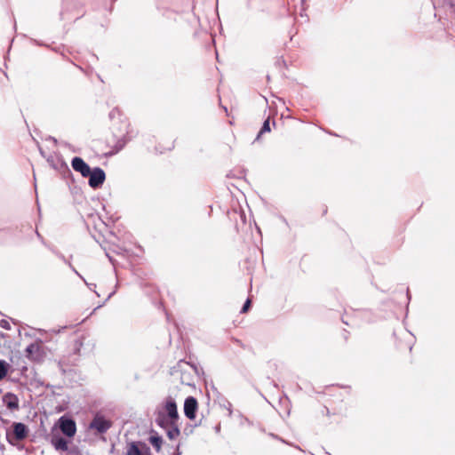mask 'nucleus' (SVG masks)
<instances>
[{"label": "nucleus", "instance_id": "6e6552de", "mask_svg": "<svg viewBox=\"0 0 455 455\" xmlns=\"http://www.w3.org/2000/svg\"><path fill=\"white\" fill-rule=\"evenodd\" d=\"M72 168L77 172H80L81 175L84 178H86L91 173V168L90 166L84 161L83 158L79 156H76L71 161Z\"/></svg>", "mask_w": 455, "mask_h": 455}, {"label": "nucleus", "instance_id": "f257e3e1", "mask_svg": "<svg viewBox=\"0 0 455 455\" xmlns=\"http://www.w3.org/2000/svg\"><path fill=\"white\" fill-rule=\"evenodd\" d=\"M90 428L96 430L99 434H105L112 427V422L104 416L96 414L90 423Z\"/></svg>", "mask_w": 455, "mask_h": 455}, {"label": "nucleus", "instance_id": "dca6fc26", "mask_svg": "<svg viewBox=\"0 0 455 455\" xmlns=\"http://www.w3.org/2000/svg\"><path fill=\"white\" fill-rule=\"evenodd\" d=\"M84 337L76 339L73 341L72 344V353L73 355H79L81 352V348L84 345Z\"/></svg>", "mask_w": 455, "mask_h": 455}, {"label": "nucleus", "instance_id": "20e7f679", "mask_svg": "<svg viewBox=\"0 0 455 455\" xmlns=\"http://www.w3.org/2000/svg\"><path fill=\"white\" fill-rule=\"evenodd\" d=\"M172 421H179L180 416L178 412L177 403L172 396L166 397L164 402L163 411Z\"/></svg>", "mask_w": 455, "mask_h": 455}, {"label": "nucleus", "instance_id": "a878e982", "mask_svg": "<svg viewBox=\"0 0 455 455\" xmlns=\"http://www.w3.org/2000/svg\"><path fill=\"white\" fill-rule=\"evenodd\" d=\"M49 139L52 140L55 144L57 143V140L55 138L50 137Z\"/></svg>", "mask_w": 455, "mask_h": 455}, {"label": "nucleus", "instance_id": "9b49d317", "mask_svg": "<svg viewBox=\"0 0 455 455\" xmlns=\"http://www.w3.org/2000/svg\"><path fill=\"white\" fill-rule=\"evenodd\" d=\"M176 421H172L168 416L165 415V412L162 411H158L156 417V423L158 427L163 429H167L170 426L174 425Z\"/></svg>", "mask_w": 455, "mask_h": 455}, {"label": "nucleus", "instance_id": "412c9836", "mask_svg": "<svg viewBox=\"0 0 455 455\" xmlns=\"http://www.w3.org/2000/svg\"><path fill=\"white\" fill-rule=\"evenodd\" d=\"M46 160H47V162L49 163V164H50L52 168H54V169H56V168H57V166H56V164H55L54 157H53L52 156H49L47 157V159H46Z\"/></svg>", "mask_w": 455, "mask_h": 455}, {"label": "nucleus", "instance_id": "f03ea898", "mask_svg": "<svg viewBox=\"0 0 455 455\" xmlns=\"http://www.w3.org/2000/svg\"><path fill=\"white\" fill-rule=\"evenodd\" d=\"M59 427L61 433L68 437H73L76 435V422L69 417L61 416L59 419Z\"/></svg>", "mask_w": 455, "mask_h": 455}, {"label": "nucleus", "instance_id": "9d476101", "mask_svg": "<svg viewBox=\"0 0 455 455\" xmlns=\"http://www.w3.org/2000/svg\"><path fill=\"white\" fill-rule=\"evenodd\" d=\"M140 446H141L145 450L146 454L150 453L149 447H148L145 443L141 442H132L128 445L126 455H143Z\"/></svg>", "mask_w": 455, "mask_h": 455}, {"label": "nucleus", "instance_id": "5701e85b", "mask_svg": "<svg viewBox=\"0 0 455 455\" xmlns=\"http://www.w3.org/2000/svg\"><path fill=\"white\" fill-rule=\"evenodd\" d=\"M180 444L177 445L176 451L173 452L172 455H181V451H180Z\"/></svg>", "mask_w": 455, "mask_h": 455}, {"label": "nucleus", "instance_id": "4468645a", "mask_svg": "<svg viewBox=\"0 0 455 455\" xmlns=\"http://www.w3.org/2000/svg\"><path fill=\"white\" fill-rule=\"evenodd\" d=\"M149 443L159 452L163 444V438L156 432L153 431L152 435L148 438Z\"/></svg>", "mask_w": 455, "mask_h": 455}, {"label": "nucleus", "instance_id": "f8f14e48", "mask_svg": "<svg viewBox=\"0 0 455 455\" xmlns=\"http://www.w3.org/2000/svg\"><path fill=\"white\" fill-rule=\"evenodd\" d=\"M51 443L57 451H66L68 448V441L60 435H53L51 439Z\"/></svg>", "mask_w": 455, "mask_h": 455}, {"label": "nucleus", "instance_id": "ddd939ff", "mask_svg": "<svg viewBox=\"0 0 455 455\" xmlns=\"http://www.w3.org/2000/svg\"><path fill=\"white\" fill-rule=\"evenodd\" d=\"M129 140H130V139H128L126 136H123L122 138H120L116 141V143L115 144L113 148L108 153H107L106 155L107 156H113L115 154H117L119 151H121L124 148V146L126 145V143Z\"/></svg>", "mask_w": 455, "mask_h": 455}, {"label": "nucleus", "instance_id": "a211bd4d", "mask_svg": "<svg viewBox=\"0 0 455 455\" xmlns=\"http://www.w3.org/2000/svg\"><path fill=\"white\" fill-rule=\"evenodd\" d=\"M268 132H270V125H269V119H267V120L264 121L263 125H262L260 131L259 132V133H258V135L256 137V140H259V137L263 133Z\"/></svg>", "mask_w": 455, "mask_h": 455}, {"label": "nucleus", "instance_id": "39448f33", "mask_svg": "<svg viewBox=\"0 0 455 455\" xmlns=\"http://www.w3.org/2000/svg\"><path fill=\"white\" fill-rule=\"evenodd\" d=\"M28 434V427L21 422H15L12 425V434L10 435L7 434V438L9 443H12L11 438H13L15 441H22L24 440Z\"/></svg>", "mask_w": 455, "mask_h": 455}, {"label": "nucleus", "instance_id": "7ed1b4c3", "mask_svg": "<svg viewBox=\"0 0 455 455\" xmlns=\"http://www.w3.org/2000/svg\"><path fill=\"white\" fill-rule=\"evenodd\" d=\"M87 177L89 178V186L94 189L100 188L106 180L105 172L100 167L92 169Z\"/></svg>", "mask_w": 455, "mask_h": 455}, {"label": "nucleus", "instance_id": "4be33fe9", "mask_svg": "<svg viewBox=\"0 0 455 455\" xmlns=\"http://www.w3.org/2000/svg\"><path fill=\"white\" fill-rule=\"evenodd\" d=\"M451 8L455 6V0H443Z\"/></svg>", "mask_w": 455, "mask_h": 455}, {"label": "nucleus", "instance_id": "6ab92c4d", "mask_svg": "<svg viewBox=\"0 0 455 455\" xmlns=\"http://www.w3.org/2000/svg\"><path fill=\"white\" fill-rule=\"evenodd\" d=\"M251 299H247L245 300V302H244V304H243V307L241 308L240 313H241V314H244V313L248 312V310H249V308H250V307H251Z\"/></svg>", "mask_w": 455, "mask_h": 455}, {"label": "nucleus", "instance_id": "f3484780", "mask_svg": "<svg viewBox=\"0 0 455 455\" xmlns=\"http://www.w3.org/2000/svg\"><path fill=\"white\" fill-rule=\"evenodd\" d=\"M10 369V364L4 360H0V381L3 380Z\"/></svg>", "mask_w": 455, "mask_h": 455}, {"label": "nucleus", "instance_id": "0eeeda50", "mask_svg": "<svg viewBox=\"0 0 455 455\" xmlns=\"http://www.w3.org/2000/svg\"><path fill=\"white\" fill-rule=\"evenodd\" d=\"M26 356L32 361H40L43 358L40 341L29 344L25 349Z\"/></svg>", "mask_w": 455, "mask_h": 455}, {"label": "nucleus", "instance_id": "2eb2a0df", "mask_svg": "<svg viewBox=\"0 0 455 455\" xmlns=\"http://www.w3.org/2000/svg\"><path fill=\"white\" fill-rule=\"evenodd\" d=\"M164 430L166 432L167 437L170 440H174L180 435L178 422H175L174 425L170 426L167 429Z\"/></svg>", "mask_w": 455, "mask_h": 455}, {"label": "nucleus", "instance_id": "b1692460", "mask_svg": "<svg viewBox=\"0 0 455 455\" xmlns=\"http://www.w3.org/2000/svg\"><path fill=\"white\" fill-rule=\"evenodd\" d=\"M86 283V285L89 287V289H90V290H93V288H95V287H96V284H95V283Z\"/></svg>", "mask_w": 455, "mask_h": 455}, {"label": "nucleus", "instance_id": "393cba45", "mask_svg": "<svg viewBox=\"0 0 455 455\" xmlns=\"http://www.w3.org/2000/svg\"><path fill=\"white\" fill-rule=\"evenodd\" d=\"M68 265H69V267L73 269V271H74L76 274H77V275H79V274H78V272L76 270V268H74L70 263H68Z\"/></svg>", "mask_w": 455, "mask_h": 455}, {"label": "nucleus", "instance_id": "c85d7f7f", "mask_svg": "<svg viewBox=\"0 0 455 455\" xmlns=\"http://www.w3.org/2000/svg\"><path fill=\"white\" fill-rule=\"evenodd\" d=\"M40 154H41L43 156H44V151H43L41 148H40Z\"/></svg>", "mask_w": 455, "mask_h": 455}, {"label": "nucleus", "instance_id": "c756f323", "mask_svg": "<svg viewBox=\"0 0 455 455\" xmlns=\"http://www.w3.org/2000/svg\"><path fill=\"white\" fill-rule=\"evenodd\" d=\"M305 1H306V0H301V4H304Z\"/></svg>", "mask_w": 455, "mask_h": 455}, {"label": "nucleus", "instance_id": "1a4fd4ad", "mask_svg": "<svg viewBox=\"0 0 455 455\" xmlns=\"http://www.w3.org/2000/svg\"><path fill=\"white\" fill-rule=\"evenodd\" d=\"M2 401L6 408L10 411H13L19 410V398L15 394L11 392L4 394L3 395Z\"/></svg>", "mask_w": 455, "mask_h": 455}, {"label": "nucleus", "instance_id": "bb28decb", "mask_svg": "<svg viewBox=\"0 0 455 455\" xmlns=\"http://www.w3.org/2000/svg\"><path fill=\"white\" fill-rule=\"evenodd\" d=\"M407 298H408V299H411V294H410V291H409V289H407Z\"/></svg>", "mask_w": 455, "mask_h": 455}, {"label": "nucleus", "instance_id": "7c9ffc66", "mask_svg": "<svg viewBox=\"0 0 455 455\" xmlns=\"http://www.w3.org/2000/svg\"><path fill=\"white\" fill-rule=\"evenodd\" d=\"M147 455H148V454H147Z\"/></svg>", "mask_w": 455, "mask_h": 455}, {"label": "nucleus", "instance_id": "cd10ccee", "mask_svg": "<svg viewBox=\"0 0 455 455\" xmlns=\"http://www.w3.org/2000/svg\"><path fill=\"white\" fill-rule=\"evenodd\" d=\"M0 337H1V338H5V337H6V334H5V333H3V332H0Z\"/></svg>", "mask_w": 455, "mask_h": 455}, {"label": "nucleus", "instance_id": "aec40b11", "mask_svg": "<svg viewBox=\"0 0 455 455\" xmlns=\"http://www.w3.org/2000/svg\"><path fill=\"white\" fill-rule=\"evenodd\" d=\"M0 327L7 331L11 330L10 323L5 319L0 320Z\"/></svg>", "mask_w": 455, "mask_h": 455}, {"label": "nucleus", "instance_id": "423d86ee", "mask_svg": "<svg viewBox=\"0 0 455 455\" xmlns=\"http://www.w3.org/2000/svg\"><path fill=\"white\" fill-rule=\"evenodd\" d=\"M198 409L197 400L194 396H188L184 402V414L188 419H195Z\"/></svg>", "mask_w": 455, "mask_h": 455}]
</instances>
